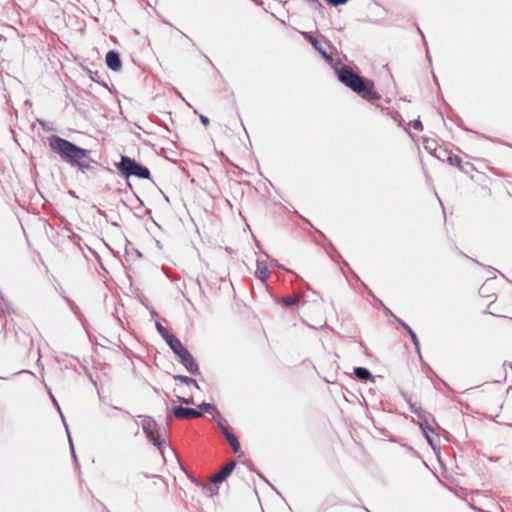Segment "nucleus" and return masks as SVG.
<instances>
[{"label": "nucleus", "mask_w": 512, "mask_h": 512, "mask_svg": "<svg viewBox=\"0 0 512 512\" xmlns=\"http://www.w3.org/2000/svg\"><path fill=\"white\" fill-rule=\"evenodd\" d=\"M178 379L181 380L182 382L186 383V384H192V385H194V387L196 389H199L198 383L194 379H192V378H189V377H186V376H179Z\"/></svg>", "instance_id": "17"}, {"label": "nucleus", "mask_w": 512, "mask_h": 512, "mask_svg": "<svg viewBox=\"0 0 512 512\" xmlns=\"http://www.w3.org/2000/svg\"><path fill=\"white\" fill-rule=\"evenodd\" d=\"M106 64L113 71L120 70L121 60H120L118 53L115 51H109L106 54Z\"/></svg>", "instance_id": "5"}, {"label": "nucleus", "mask_w": 512, "mask_h": 512, "mask_svg": "<svg viewBox=\"0 0 512 512\" xmlns=\"http://www.w3.org/2000/svg\"><path fill=\"white\" fill-rule=\"evenodd\" d=\"M227 440H228L229 444L231 445V447L233 448V451L235 453L239 452L240 444H239L238 440L236 439V437L232 434H227Z\"/></svg>", "instance_id": "14"}, {"label": "nucleus", "mask_w": 512, "mask_h": 512, "mask_svg": "<svg viewBox=\"0 0 512 512\" xmlns=\"http://www.w3.org/2000/svg\"><path fill=\"white\" fill-rule=\"evenodd\" d=\"M301 34L303 35L304 38H306L310 43L311 45L327 60H330L331 57L326 53L325 50H323L321 48V46L319 45V42L316 38H314L312 35H310L309 33L307 32H301Z\"/></svg>", "instance_id": "9"}, {"label": "nucleus", "mask_w": 512, "mask_h": 512, "mask_svg": "<svg viewBox=\"0 0 512 512\" xmlns=\"http://www.w3.org/2000/svg\"><path fill=\"white\" fill-rule=\"evenodd\" d=\"M156 328L158 332L161 334V336L167 341L169 339V336H172L166 328H164L160 323H156Z\"/></svg>", "instance_id": "16"}, {"label": "nucleus", "mask_w": 512, "mask_h": 512, "mask_svg": "<svg viewBox=\"0 0 512 512\" xmlns=\"http://www.w3.org/2000/svg\"><path fill=\"white\" fill-rule=\"evenodd\" d=\"M451 164H459L460 163V159L455 157V158H449Z\"/></svg>", "instance_id": "25"}, {"label": "nucleus", "mask_w": 512, "mask_h": 512, "mask_svg": "<svg viewBox=\"0 0 512 512\" xmlns=\"http://www.w3.org/2000/svg\"><path fill=\"white\" fill-rule=\"evenodd\" d=\"M178 399H179L182 403L187 404V405H193V404H195V402H194L193 398H183V397L178 396Z\"/></svg>", "instance_id": "20"}, {"label": "nucleus", "mask_w": 512, "mask_h": 512, "mask_svg": "<svg viewBox=\"0 0 512 512\" xmlns=\"http://www.w3.org/2000/svg\"><path fill=\"white\" fill-rule=\"evenodd\" d=\"M285 305L290 306L296 303V299L289 297L284 300Z\"/></svg>", "instance_id": "22"}, {"label": "nucleus", "mask_w": 512, "mask_h": 512, "mask_svg": "<svg viewBox=\"0 0 512 512\" xmlns=\"http://www.w3.org/2000/svg\"><path fill=\"white\" fill-rule=\"evenodd\" d=\"M200 120L204 126H207L209 124V119L206 116L201 115Z\"/></svg>", "instance_id": "24"}, {"label": "nucleus", "mask_w": 512, "mask_h": 512, "mask_svg": "<svg viewBox=\"0 0 512 512\" xmlns=\"http://www.w3.org/2000/svg\"><path fill=\"white\" fill-rule=\"evenodd\" d=\"M218 482H213L212 483H209V484H206L203 489H204V493L207 495V496H213L215 495L217 492H218V487H217V484Z\"/></svg>", "instance_id": "13"}, {"label": "nucleus", "mask_w": 512, "mask_h": 512, "mask_svg": "<svg viewBox=\"0 0 512 512\" xmlns=\"http://www.w3.org/2000/svg\"><path fill=\"white\" fill-rule=\"evenodd\" d=\"M422 427V431H423V434L425 435L428 443L434 448V441H433V438H432V430L429 428V427H426V426H423L421 425Z\"/></svg>", "instance_id": "15"}, {"label": "nucleus", "mask_w": 512, "mask_h": 512, "mask_svg": "<svg viewBox=\"0 0 512 512\" xmlns=\"http://www.w3.org/2000/svg\"><path fill=\"white\" fill-rule=\"evenodd\" d=\"M337 73L338 79L353 91L367 99L375 98L372 84L365 82L359 75L355 74L351 68L343 67L339 69Z\"/></svg>", "instance_id": "1"}, {"label": "nucleus", "mask_w": 512, "mask_h": 512, "mask_svg": "<svg viewBox=\"0 0 512 512\" xmlns=\"http://www.w3.org/2000/svg\"><path fill=\"white\" fill-rule=\"evenodd\" d=\"M255 274L263 282L268 278L269 270L265 261L257 260V268Z\"/></svg>", "instance_id": "10"}, {"label": "nucleus", "mask_w": 512, "mask_h": 512, "mask_svg": "<svg viewBox=\"0 0 512 512\" xmlns=\"http://www.w3.org/2000/svg\"><path fill=\"white\" fill-rule=\"evenodd\" d=\"M235 463H228L222 470L213 477V482H222L234 469Z\"/></svg>", "instance_id": "11"}, {"label": "nucleus", "mask_w": 512, "mask_h": 512, "mask_svg": "<svg viewBox=\"0 0 512 512\" xmlns=\"http://www.w3.org/2000/svg\"><path fill=\"white\" fill-rule=\"evenodd\" d=\"M143 431L148 437H152L156 430V422L150 417H144L141 422Z\"/></svg>", "instance_id": "8"}, {"label": "nucleus", "mask_w": 512, "mask_h": 512, "mask_svg": "<svg viewBox=\"0 0 512 512\" xmlns=\"http://www.w3.org/2000/svg\"><path fill=\"white\" fill-rule=\"evenodd\" d=\"M166 342L177 356H180L181 353L186 350L180 340L174 335L169 336V339Z\"/></svg>", "instance_id": "7"}, {"label": "nucleus", "mask_w": 512, "mask_h": 512, "mask_svg": "<svg viewBox=\"0 0 512 512\" xmlns=\"http://www.w3.org/2000/svg\"><path fill=\"white\" fill-rule=\"evenodd\" d=\"M199 407L202 408L207 413H213L214 411H216V408L209 403H202L201 405H199Z\"/></svg>", "instance_id": "18"}, {"label": "nucleus", "mask_w": 512, "mask_h": 512, "mask_svg": "<svg viewBox=\"0 0 512 512\" xmlns=\"http://www.w3.org/2000/svg\"><path fill=\"white\" fill-rule=\"evenodd\" d=\"M409 332L411 334V337H412V340H413L414 344L417 345L418 341H417L416 335L411 330H409Z\"/></svg>", "instance_id": "26"}, {"label": "nucleus", "mask_w": 512, "mask_h": 512, "mask_svg": "<svg viewBox=\"0 0 512 512\" xmlns=\"http://www.w3.org/2000/svg\"><path fill=\"white\" fill-rule=\"evenodd\" d=\"M178 357L190 373H195L197 371V365L187 350L183 351Z\"/></svg>", "instance_id": "6"}, {"label": "nucleus", "mask_w": 512, "mask_h": 512, "mask_svg": "<svg viewBox=\"0 0 512 512\" xmlns=\"http://www.w3.org/2000/svg\"><path fill=\"white\" fill-rule=\"evenodd\" d=\"M49 145L50 148L58 153L62 159L71 163H74L87 156V151L85 149H82L58 136L51 137L49 139Z\"/></svg>", "instance_id": "2"}, {"label": "nucleus", "mask_w": 512, "mask_h": 512, "mask_svg": "<svg viewBox=\"0 0 512 512\" xmlns=\"http://www.w3.org/2000/svg\"><path fill=\"white\" fill-rule=\"evenodd\" d=\"M173 414L177 418H197L201 416V412L191 409V408H184V407H176L173 409Z\"/></svg>", "instance_id": "4"}, {"label": "nucleus", "mask_w": 512, "mask_h": 512, "mask_svg": "<svg viewBox=\"0 0 512 512\" xmlns=\"http://www.w3.org/2000/svg\"><path fill=\"white\" fill-rule=\"evenodd\" d=\"M221 429H222V431H223V433L225 434V436H226V437H227V434H230V433L227 431V429H226V428L221 427Z\"/></svg>", "instance_id": "27"}, {"label": "nucleus", "mask_w": 512, "mask_h": 512, "mask_svg": "<svg viewBox=\"0 0 512 512\" xmlns=\"http://www.w3.org/2000/svg\"><path fill=\"white\" fill-rule=\"evenodd\" d=\"M154 445L160 446L162 444V441L158 437H149Z\"/></svg>", "instance_id": "23"}, {"label": "nucleus", "mask_w": 512, "mask_h": 512, "mask_svg": "<svg viewBox=\"0 0 512 512\" xmlns=\"http://www.w3.org/2000/svg\"><path fill=\"white\" fill-rule=\"evenodd\" d=\"M410 125L414 128V129H421L422 125H421V122L419 120H414L410 123Z\"/></svg>", "instance_id": "21"}, {"label": "nucleus", "mask_w": 512, "mask_h": 512, "mask_svg": "<svg viewBox=\"0 0 512 512\" xmlns=\"http://www.w3.org/2000/svg\"><path fill=\"white\" fill-rule=\"evenodd\" d=\"M119 168L128 176L134 175L139 178L147 179L149 178L150 175L149 170L147 168L141 166L134 160L125 156H122Z\"/></svg>", "instance_id": "3"}, {"label": "nucleus", "mask_w": 512, "mask_h": 512, "mask_svg": "<svg viewBox=\"0 0 512 512\" xmlns=\"http://www.w3.org/2000/svg\"><path fill=\"white\" fill-rule=\"evenodd\" d=\"M354 374L356 375V377L358 379H361V380H368L371 378L370 372L366 368H363V367L355 368Z\"/></svg>", "instance_id": "12"}, {"label": "nucleus", "mask_w": 512, "mask_h": 512, "mask_svg": "<svg viewBox=\"0 0 512 512\" xmlns=\"http://www.w3.org/2000/svg\"><path fill=\"white\" fill-rule=\"evenodd\" d=\"M330 5L337 6L345 4L348 0H326Z\"/></svg>", "instance_id": "19"}]
</instances>
